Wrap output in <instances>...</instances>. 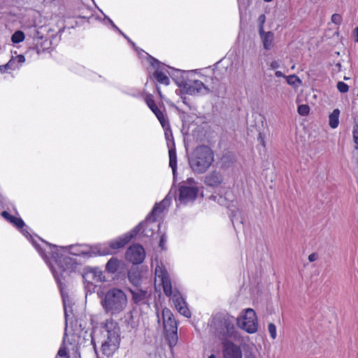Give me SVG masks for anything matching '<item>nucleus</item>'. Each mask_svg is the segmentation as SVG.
<instances>
[{"label":"nucleus","mask_w":358,"mask_h":358,"mask_svg":"<svg viewBox=\"0 0 358 358\" xmlns=\"http://www.w3.org/2000/svg\"><path fill=\"white\" fill-rule=\"evenodd\" d=\"M180 315L187 318L191 317V312L187 307V304L184 299L180 296Z\"/></svg>","instance_id":"nucleus-27"},{"label":"nucleus","mask_w":358,"mask_h":358,"mask_svg":"<svg viewBox=\"0 0 358 358\" xmlns=\"http://www.w3.org/2000/svg\"><path fill=\"white\" fill-rule=\"evenodd\" d=\"M224 358H242V351L239 346L231 341L222 342Z\"/></svg>","instance_id":"nucleus-17"},{"label":"nucleus","mask_w":358,"mask_h":358,"mask_svg":"<svg viewBox=\"0 0 358 358\" xmlns=\"http://www.w3.org/2000/svg\"><path fill=\"white\" fill-rule=\"evenodd\" d=\"M238 327L249 334H254L258 329L256 313L252 308L244 310V314L236 317Z\"/></svg>","instance_id":"nucleus-11"},{"label":"nucleus","mask_w":358,"mask_h":358,"mask_svg":"<svg viewBox=\"0 0 358 358\" xmlns=\"http://www.w3.org/2000/svg\"><path fill=\"white\" fill-rule=\"evenodd\" d=\"M57 356L59 357H65L66 356V350L64 348H60L58 352Z\"/></svg>","instance_id":"nucleus-40"},{"label":"nucleus","mask_w":358,"mask_h":358,"mask_svg":"<svg viewBox=\"0 0 358 358\" xmlns=\"http://www.w3.org/2000/svg\"><path fill=\"white\" fill-rule=\"evenodd\" d=\"M13 59H15V63H18L20 64H22V63H24L25 62V57L24 55H17L16 57H12Z\"/></svg>","instance_id":"nucleus-36"},{"label":"nucleus","mask_w":358,"mask_h":358,"mask_svg":"<svg viewBox=\"0 0 358 358\" xmlns=\"http://www.w3.org/2000/svg\"><path fill=\"white\" fill-rule=\"evenodd\" d=\"M41 241V243H38L36 241H32V244L48 264L55 280L59 285L62 284V280L65 278L66 275L76 268L74 259L62 254L60 252L61 250L75 256H83L87 258L98 255V254L108 253V251H105L101 248V250H97L96 245L94 246L71 245L59 249L55 245H52L43 240Z\"/></svg>","instance_id":"nucleus-1"},{"label":"nucleus","mask_w":358,"mask_h":358,"mask_svg":"<svg viewBox=\"0 0 358 358\" xmlns=\"http://www.w3.org/2000/svg\"><path fill=\"white\" fill-rule=\"evenodd\" d=\"M145 257L144 248L138 244L131 245L126 252L127 259L134 264L142 263Z\"/></svg>","instance_id":"nucleus-16"},{"label":"nucleus","mask_w":358,"mask_h":358,"mask_svg":"<svg viewBox=\"0 0 358 358\" xmlns=\"http://www.w3.org/2000/svg\"><path fill=\"white\" fill-rule=\"evenodd\" d=\"M148 61L150 66L154 69L152 77L156 81L160 84L168 85L169 84V78L168 75H170L169 69V66L160 63L157 59L154 57H150Z\"/></svg>","instance_id":"nucleus-12"},{"label":"nucleus","mask_w":358,"mask_h":358,"mask_svg":"<svg viewBox=\"0 0 358 358\" xmlns=\"http://www.w3.org/2000/svg\"><path fill=\"white\" fill-rule=\"evenodd\" d=\"M176 302H178V299H173Z\"/></svg>","instance_id":"nucleus-55"},{"label":"nucleus","mask_w":358,"mask_h":358,"mask_svg":"<svg viewBox=\"0 0 358 358\" xmlns=\"http://www.w3.org/2000/svg\"><path fill=\"white\" fill-rule=\"evenodd\" d=\"M157 91H158L159 94V95H160V96L162 97L161 92H160V90H159V88H157Z\"/></svg>","instance_id":"nucleus-53"},{"label":"nucleus","mask_w":358,"mask_h":358,"mask_svg":"<svg viewBox=\"0 0 358 358\" xmlns=\"http://www.w3.org/2000/svg\"><path fill=\"white\" fill-rule=\"evenodd\" d=\"M232 203H233V201H231V204H230V203H227V204H226L227 207L228 208H231V206H234V205L232 204Z\"/></svg>","instance_id":"nucleus-48"},{"label":"nucleus","mask_w":358,"mask_h":358,"mask_svg":"<svg viewBox=\"0 0 358 358\" xmlns=\"http://www.w3.org/2000/svg\"><path fill=\"white\" fill-rule=\"evenodd\" d=\"M199 189L192 178H188L187 184L180 185V204L194 201L197 197Z\"/></svg>","instance_id":"nucleus-14"},{"label":"nucleus","mask_w":358,"mask_h":358,"mask_svg":"<svg viewBox=\"0 0 358 358\" xmlns=\"http://www.w3.org/2000/svg\"><path fill=\"white\" fill-rule=\"evenodd\" d=\"M340 110L334 109L329 115V125L331 129H336L339 124Z\"/></svg>","instance_id":"nucleus-24"},{"label":"nucleus","mask_w":358,"mask_h":358,"mask_svg":"<svg viewBox=\"0 0 358 358\" xmlns=\"http://www.w3.org/2000/svg\"><path fill=\"white\" fill-rule=\"evenodd\" d=\"M132 298L135 303L144 304L148 300V294L146 290L140 289H131Z\"/></svg>","instance_id":"nucleus-20"},{"label":"nucleus","mask_w":358,"mask_h":358,"mask_svg":"<svg viewBox=\"0 0 358 358\" xmlns=\"http://www.w3.org/2000/svg\"><path fill=\"white\" fill-rule=\"evenodd\" d=\"M124 264L116 257H111L106 264V271L110 274L117 272Z\"/></svg>","instance_id":"nucleus-22"},{"label":"nucleus","mask_w":358,"mask_h":358,"mask_svg":"<svg viewBox=\"0 0 358 358\" xmlns=\"http://www.w3.org/2000/svg\"><path fill=\"white\" fill-rule=\"evenodd\" d=\"M128 279L134 286H138L141 283V273L136 268H131L128 272Z\"/></svg>","instance_id":"nucleus-25"},{"label":"nucleus","mask_w":358,"mask_h":358,"mask_svg":"<svg viewBox=\"0 0 358 358\" xmlns=\"http://www.w3.org/2000/svg\"><path fill=\"white\" fill-rule=\"evenodd\" d=\"M265 2H270L272 0H264Z\"/></svg>","instance_id":"nucleus-54"},{"label":"nucleus","mask_w":358,"mask_h":358,"mask_svg":"<svg viewBox=\"0 0 358 358\" xmlns=\"http://www.w3.org/2000/svg\"><path fill=\"white\" fill-rule=\"evenodd\" d=\"M337 89L341 93H346L349 90V86L344 82L339 81L337 83Z\"/></svg>","instance_id":"nucleus-30"},{"label":"nucleus","mask_w":358,"mask_h":358,"mask_svg":"<svg viewBox=\"0 0 358 358\" xmlns=\"http://www.w3.org/2000/svg\"><path fill=\"white\" fill-rule=\"evenodd\" d=\"M145 102L148 106L150 108V109L153 112V113L159 120L162 127H165L166 125V117L164 115L163 111L156 106L155 101L152 98L151 95H148L146 96Z\"/></svg>","instance_id":"nucleus-18"},{"label":"nucleus","mask_w":358,"mask_h":358,"mask_svg":"<svg viewBox=\"0 0 358 358\" xmlns=\"http://www.w3.org/2000/svg\"><path fill=\"white\" fill-rule=\"evenodd\" d=\"M235 214L234 213V211L231 210V222H234V218H235Z\"/></svg>","instance_id":"nucleus-45"},{"label":"nucleus","mask_w":358,"mask_h":358,"mask_svg":"<svg viewBox=\"0 0 358 358\" xmlns=\"http://www.w3.org/2000/svg\"><path fill=\"white\" fill-rule=\"evenodd\" d=\"M155 288L162 287L164 294L171 296L173 294L172 285L168 272L164 264L155 260Z\"/></svg>","instance_id":"nucleus-8"},{"label":"nucleus","mask_w":358,"mask_h":358,"mask_svg":"<svg viewBox=\"0 0 358 358\" xmlns=\"http://www.w3.org/2000/svg\"><path fill=\"white\" fill-rule=\"evenodd\" d=\"M354 33L355 36V41L358 42V27L355 29Z\"/></svg>","instance_id":"nucleus-43"},{"label":"nucleus","mask_w":358,"mask_h":358,"mask_svg":"<svg viewBox=\"0 0 358 358\" xmlns=\"http://www.w3.org/2000/svg\"><path fill=\"white\" fill-rule=\"evenodd\" d=\"M63 303H64V315H65V320L66 322L67 321V317H69L68 310L66 307V300L63 296Z\"/></svg>","instance_id":"nucleus-38"},{"label":"nucleus","mask_w":358,"mask_h":358,"mask_svg":"<svg viewBox=\"0 0 358 358\" xmlns=\"http://www.w3.org/2000/svg\"><path fill=\"white\" fill-rule=\"evenodd\" d=\"M24 34L22 31H16L11 36V41L13 43H18L24 40Z\"/></svg>","instance_id":"nucleus-28"},{"label":"nucleus","mask_w":358,"mask_h":358,"mask_svg":"<svg viewBox=\"0 0 358 358\" xmlns=\"http://www.w3.org/2000/svg\"><path fill=\"white\" fill-rule=\"evenodd\" d=\"M22 233L24 235V236H27V234H29V233L27 232V231L24 230V229H22Z\"/></svg>","instance_id":"nucleus-47"},{"label":"nucleus","mask_w":358,"mask_h":358,"mask_svg":"<svg viewBox=\"0 0 358 358\" xmlns=\"http://www.w3.org/2000/svg\"><path fill=\"white\" fill-rule=\"evenodd\" d=\"M265 15H261L259 17V20L261 22L262 24L264 23L265 22Z\"/></svg>","instance_id":"nucleus-44"},{"label":"nucleus","mask_w":358,"mask_h":358,"mask_svg":"<svg viewBox=\"0 0 358 358\" xmlns=\"http://www.w3.org/2000/svg\"><path fill=\"white\" fill-rule=\"evenodd\" d=\"M342 16L340 14L334 13L331 16V22L337 25H339L342 22Z\"/></svg>","instance_id":"nucleus-33"},{"label":"nucleus","mask_w":358,"mask_h":358,"mask_svg":"<svg viewBox=\"0 0 358 358\" xmlns=\"http://www.w3.org/2000/svg\"><path fill=\"white\" fill-rule=\"evenodd\" d=\"M275 76L278 78L282 77V78H285V77H286V76H285L284 73L280 71H276L275 73Z\"/></svg>","instance_id":"nucleus-41"},{"label":"nucleus","mask_w":358,"mask_h":358,"mask_svg":"<svg viewBox=\"0 0 358 358\" xmlns=\"http://www.w3.org/2000/svg\"><path fill=\"white\" fill-rule=\"evenodd\" d=\"M280 67V63L277 60H273L270 64V68L271 69L275 70Z\"/></svg>","instance_id":"nucleus-37"},{"label":"nucleus","mask_w":358,"mask_h":358,"mask_svg":"<svg viewBox=\"0 0 358 358\" xmlns=\"http://www.w3.org/2000/svg\"><path fill=\"white\" fill-rule=\"evenodd\" d=\"M97 295L102 309L108 315H119L127 307L128 298L122 289L110 287L106 290H99Z\"/></svg>","instance_id":"nucleus-2"},{"label":"nucleus","mask_w":358,"mask_h":358,"mask_svg":"<svg viewBox=\"0 0 358 358\" xmlns=\"http://www.w3.org/2000/svg\"><path fill=\"white\" fill-rule=\"evenodd\" d=\"M353 139L355 143L358 145V124H355L352 131Z\"/></svg>","instance_id":"nucleus-34"},{"label":"nucleus","mask_w":358,"mask_h":358,"mask_svg":"<svg viewBox=\"0 0 358 358\" xmlns=\"http://www.w3.org/2000/svg\"><path fill=\"white\" fill-rule=\"evenodd\" d=\"M101 334L106 338L101 343L102 352L107 357L111 356L120 345V328L113 319L106 320L102 327Z\"/></svg>","instance_id":"nucleus-6"},{"label":"nucleus","mask_w":358,"mask_h":358,"mask_svg":"<svg viewBox=\"0 0 358 358\" xmlns=\"http://www.w3.org/2000/svg\"><path fill=\"white\" fill-rule=\"evenodd\" d=\"M268 330L271 338L275 339L277 336L276 327L273 323H269L268 325Z\"/></svg>","instance_id":"nucleus-31"},{"label":"nucleus","mask_w":358,"mask_h":358,"mask_svg":"<svg viewBox=\"0 0 358 358\" xmlns=\"http://www.w3.org/2000/svg\"><path fill=\"white\" fill-rule=\"evenodd\" d=\"M8 68L6 67V64L5 65H3V66H0V71L1 73H5L8 71Z\"/></svg>","instance_id":"nucleus-42"},{"label":"nucleus","mask_w":358,"mask_h":358,"mask_svg":"<svg viewBox=\"0 0 358 358\" xmlns=\"http://www.w3.org/2000/svg\"><path fill=\"white\" fill-rule=\"evenodd\" d=\"M1 215L10 223L13 224L15 227H16L18 229H22L23 227L24 226V222L21 218L11 215L6 211H3L1 213Z\"/></svg>","instance_id":"nucleus-23"},{"label":"nucleus","mask_w":358,"mask_h":358,"mask_svg":"<svg viewBox=\"0 0 358 358\" xmlns=\"http://www.w3.org/2000/svg\"><path fill=\"white\" fill-rule=\"evenodd\" d=\"M163 244H164V238H162L159 243V246L163 248Z\"/></svg>","instance_id":"nucleus-46"},{"label":"nucleus","mask_w":358,"mask_h":358,"mask_svg":"<svg viewBox=\"0 0 358 358\" xmlns=\"http://www.w3.org/2000/svg\"><path fill=\"white\" fill-rule=\"evenodd\" d=\"M86 287L94 290L95 288L94 283L103 282L106 281V276L101 269L97 267H87L85 268L83 275Z\"/></svg>","instance_id":"nucleus-15"},{"label":"nucleus","mask_w":358,"mask_h":358,"mask_svg":"<svg viewBox=\"0 0 358 358\" xmlns=\"http://www.w3.org/2000/svg\"><path fill=\"white\" fill-rule=\"evenodd\" d=\"M110 22L113 24L114 27H115L117 29V27L113 24V21L109 19Z\"/></svg>","instance_id":"nucleus-49"},{"label":"nucleus","mask_w":358,"mask_h":358,"mask_svg":"<svg viewBox=\"0 0 358 358\" xmlns=\"http://www.w3.org/2000/svg\"><path fill=\"white\" fill-rule=\"evenodd\" d=\"M177 191V187H171L170 192L164 198V199L160 203L155 204L151 213L147 216L145 221L140 223L134 230L131 231L134 236H136L141 230H143L142 233L145 236L152 237L154 235L155 231L159 227V224L155 223L157 219L170 205L171 199L173 197H174L176 200Z\"/></svg>","instance_id":"nucleus-3"},{"label":"nucleus","mask_w":358,"mask_h":358,"mask_svg":"<svg viewBox=\"0 0 358 358\" xmlns=\"http://www.w3.org/2000/svg\"><path fill=\"white\" fill-rule=\"evenodd\" d=\"M318 258V255L317 253H311L309 256H308V260L310 262H315V260H317Z\"/></svg>","instance_id":"nucleus-39"},{"label":"nucleus","mask_w":358,"mask_h":358,"mask_svg":"<svg viewBox=\"0 0 358 358\" xmlns=\"http://www.w3.org/2000/svg\"><path fill=\"white\" fill-rule=\"evenodd\" d=\"M164 129V135L166 140L167 147L169 148V166L172 169L173 176V184L172 187H176V178H177V156H176V149L175 143L173 141V136L172 132L170 129V127L168 121L166 120V125L165 127H162Z\"/></svg>","instance_id":"nucleus-10"},{"label":"nucleus","mask_w":358,"mask_h":358,"mask_svg":"<svg viewBox=\"0 0 358 358\" xmlns=\"http://www.w3.org/2000/svg\"><path fill=\"white\" fill-rule=\"evenodd\" d=\"M214 162V152L206 145L197 146L189 156V164L194 173H203Z\"/></svg>","instance_id":"nucleus-5"},{"label":"nucleus","mask_w":358,"mask_h":358,"mask_svg":"<svg viewBox=\"0 0 358 358\" xmlns=\"http://www.w3.org/2000/svg\"><path fill=\"white\" fill-rule=\"evenodd\" d=\"M6 67H7L8 70H15L18 69L20 66L15 62V59L11 58L6 64Z\"/></svg>","instance_id":"nucleus-32"},{"label":"nucleus","mask_w":358,"mask_h":358,"mask_svg":"<svg viewBox=\"0 0 358 358\" xmlns=\"http://www.w3.org/2000/svg\"><path fill=\"white\" fill-rule=\"evenodd\" d=\"M133 237L134 235L131 231L108 243L96 245V248H99L97 250H101V249L108 252L107 254H98V255H108L113 254L117 250L123 248Z\"/></svg>","instance_id":"nucleus-13"},{"label":"nucleus","mask_w":358,"mask_h":358,"mask_svg":"<svg viewBox=\"0 0 358 358\" xmlns=\"http://www.w3.org/2000/svg\"><path fill=\"white\" fill-rule=\"evenodd\" d=\"M208 358H216L214 355H211Z\"/></svg>","instance_id":"nucleus-52"},{"label":"nucleus","mask_w":358,"mask_h":358,"mask_svg":"<svg viewBox=\"0 0 358 358\" xmlns=\"http://www.w3.org/2000/svg\"><path fill=\"white\" fill-rule=\"evenodd\" d=\"M259 32L262 41L264 48L266 50H270L274 38L273 34L271 31L264 32L262 25L260 27Z\"/></svg>","instance_id":"nucleus-21"},{"label":"nucleus","mask_w":358,"mask_h":358,"mask_svg":"<svg viewBox=\"0 0 358 358\" xmlns=\"http://www.w3.org/2000/svg\"><path fill=\"white\" fill-rule=\"evenodd\" d=\"M236 318L227 312L216 313L212 319V328L220 340L229 341V338L237 337Z\"/></svg>","instance_id":"nucleus-4"},{"label":"nucleus","mask_w":358,"mask_h":358,"mask_svg":"<svg viewBox=\"0 0 358 358\" xmlns=\"http://www.w3.org/2000/svg\"><path fill=\"white\" fill-rule=\"evenodd\" d=\"M264 138V134H263L262 133H259L257 137V141L259 144H260L263 148H265L266 146Z\"/></svg>","instance_id":"nucleus-35"},{"label":"nucleus","mask_w":358,"mask_h":358,"mask_svg":"<svg viewBox=\"0 0 358 358\" xmlns=\"http://www.w3.org/2000/svg\"><path fill=\"white\" fill-rule=\"evenodd\" d=\"M288 85L294 88H298L301 84V80L296 75H290L285 77Z\"/></svg>","instance_id":"nucleus-26"},{"label":"nucleus","mask_w":358,"mask_h":358,"mask_svg":"<svg viewBox=\"0 0 358 358\" xmlns=\"http://www.w3.org/2000/svg\"><path fill=\"white\" fill-rule=\"evenodd\" d=\"M297 111L301 115H307L309 113L310 108L308 105L302 104L298 106Z\"/></svg>","instance_id":"nucleus-29"},{"label":"nucleus","mask_w":358,"mask_h":358,"mask_svg":"<svg viewBox=\"0 0 358 358\" xmlns=\"http://www.w3.org/2000/svg\"><path fill=\"white\" fill-rule=\"evenodd\" d=\"M245 358H255V357L252 355H248V356L245 357Z\"/></svg>","instance_id":"nucleus-50"},{"label":"nucleus","mask_w":358,"mask_h":358,"mask_svg":"<svg viewBox=\"0 0 358 358\" xmlns=\"http://www.w3.org/2000/svg\"><path fill=\"white\" fill-rule=\"evenodd\" d=\"M164 328L166 331V339L171 348L176 345L178 341L177 323L172 313L168 309L162 310Z\"/></svg>","instance_id":"nucleus-9"},{"label":"nucleus","mask_w":358,"mask_h":358,"mask_svg":"<svg viewBox=\"0 0 358 358\" xmlns=\"http://www.w3.org/2000/svg\"><path fill=\"white\" fill-rule=\"evenodd\" d=\"M224 177L222 173L217 171H213L205 176L204 182L209 187H218L223 183Z\"/></svg>","instance_id":"nucleus-19"},{"label":"nucleus","mask_w":358,"mask_h":358,"mask_svg":"<svg viewBox=\"0 0 358 358\" xmlns=\"http://www.w3.org/2000/svg\"><path fill=\"white\" fill-rule=\"evenodd\" d=\"M182 102L186 104V98H182Z\"/></svg>","instance_id":"nucleus-51"},{"label":"nucleus","mask_w":358,"mask_h":358,"mask_svg":"<svg viewBox=\"0 0 358 358\" xmlns=\"http://www.w3.org/2000/svg\"><path fill=\"white\" fill-rule=\"evenodd\" d=\"M194 71H186L180 70V93L185 92L190 95H206L210 90L201 81L189 78V74H193Z\"/></svg>","instance_id":"nucleus-7"}]
</instances>
